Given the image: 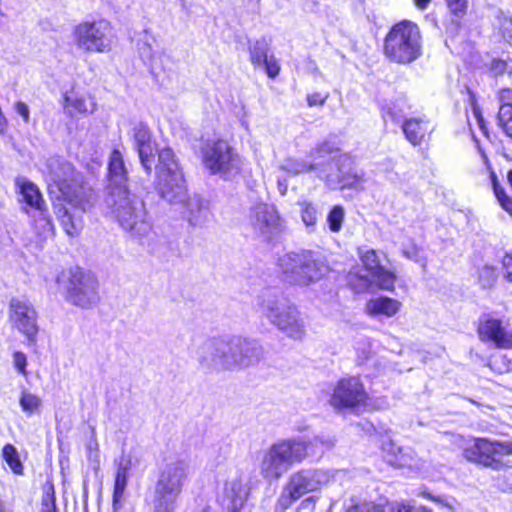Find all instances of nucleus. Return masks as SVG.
I'll return each instance as SVG.
<instances>
[{
  "label": "nucleus",
  "mask_w": 512,
  "mask_h": 512,
  "mask_svg": "<svg viewBox=\"0 0 512 512\" xmlns=\"http://www.w3.org/2000/svg\"><path fill=\"white\" fill-rule=\"evenodd\" d=\"M468 125L470 126L471 132L473 133V125H477L480 131L487 136L488 130L484 121L480 108L476 105L473 96H471V113L467 115Z\"/></svg>",
  "instance_id": "nucleus-36"
},
{
  "label": "nucleus",
  "mask_w": 512,
  "mask_h": 512,
  "mask_svg": "<svg viewBox=\"0 0 512 512\" xmlns=\"http://www.w3.org/2000/svg\"><path fill=\"white\" fill-rule=\"evenodd\" d=\"M262 67L265 68L266 73L270 78H275L280 71V66L273 55H270L265 59Z\"/></svg>",
  "instance_id": "nucleus-47"
},
{
  "label": "nucleus",
  "mask_w": 512,
  "mask_h": 512,
  "mask_svg": "<svg viewBox=\"0 0 512 512\" xmlns=\"http://www.w3.org/2000/svg\"><path fill=\"white\" fill-rule=\"evenodd\" d=\"M479 282L483 288H490L497 280V272L493 266L485 265L479 270Z\"/></svg>",
  "instance_id": "nucleus-41"
},
{
  "label": "nucleus",
  "mask_w": 512,
  "mask_h": 512,
  "mask_svg": "<svg viewBox=\"0 0 512 512\" xmlns=\"http://www.w3.org/2000/svg\"><path fill=\"white\" fill-rule=\"evenodd\" d=\"M337 153L333 150V154L328 157L325 170L319 172V178L324 179L332 188L362 187L364 173L351 167L352 160L349 156Z\"/></svg>",
  "instance_id": "nucleus-16"
},
{
  "label": "nucleus",
  "mask_w": 512,
  "mask_h": 512,
  "mask_svg": "<svg viewBox=\"0 0 512 512\" xmlns=\"http://www.w3.org/2000/svg\"><path fill=\"white\" fill-rule=\"evenodd\" d=\"M480 152H481V154H482V157H483L484 161L486 162V161H487V157H486V155L484 154V152H483V151H480Z\"/></svg>",
  "instance_id": "nucleus-60"
},
{
  "label": "nucleus",
  "mask_w": 512,
  "mask_h": 512,
  "mask_svg": "<svg viewBox=\"0 0 512 512\" xmlns=\"http://www.w3.org/2000/svg\"><path fill=\"white\" fill-rule=\"evenodd\" d=\"M422 41L418 26L411 21L395 24L384 40V55L390 61L409 64L421 56Z\"/></svg>",
  "instance_id": "nucleus-9"
},
{
  "label": "nucleus",
  "mask_w": 512,
  "mask_h": 512,
  "mask_svg": "<svg viewBox=\"0 0 512 512\" xmlns=\"http://www.w3.org/2000/svg\"><path fill=\"white\" fill-rule=\"evenodd\" d=\"M15 186L17 192L21 196L20 201L25 204L23 210L26 214H30L47 207L39 187L28 178L17 177L15 179Z\"/></svg>",
  "instance_id": "nucleus-23"
},
{
  "label": "nucleus",
  "mask_w": 512,
  "mask_h": 512,
  "mask_svg": "<svg viewBox=\"0 0 512 512\" xmlns=\"http://www.w3.org/2000/svg\"><path fill=\"white\" fill-rule=\"evenodd\" d=\"M19 404L22 411L26 415L31 416L40 412L42 400L33 393L23 391L19 399Z\"/></svg>",
  "instance_id": "nucleus-32"
},
{
  "label": "nucleus",
  "mask_w": 512,
  "mask_h": 512,
  "mask_svg": "<svg viewBox=\"0 0 512 512\" xmlns=\"http://www.w3.org/2000/svg\"><path fill=\"white\" fill-rule=\"evenodd\" d=\"M108 171L110 179L109 191L113 188L119 187L120 185L126 186L127 170L122 154L119 150H113L111 153L108 163Z\"/></svg>",
  "instance_id": "nucleus-30"
},
{
  "label": "nucleus",
  "mask_w": 512,
  "mask_h": 512,
  "mask_svg": "<svg viewBox=\"0 0 512 512\" xmlns=\"http://www.w3.org/2000/svg\"><path fill=\"white\" fill-rule=\"evenodd\" d=\"M319 444L324 445L318 437L308 439L304 436H295L278 440L260 453V475L268 482L279 480L294 465L316 455L318 452L315 449Z\"/></svg>",
  "instance_id": "nucleus-3"
},
{
  "label": "nucleus",
  "mask_w": 512,
  "mask_h": 512,
  "mask_svg": "<svg viewBox=\"0 0 512 512\" xmlns=\"http://www.w3.org/2000/svg\"><path fill=\"white\" fill-rule=\"evenodd\" d=\"M491 182L494 190V194L502 206V208L512 215V199L505 193L503 187H501L497 181V177L494 172H491Z\"/></svg>",
  "instance_id": "nucleus-37"
},
{
  "label": "nucleus",
  "mask_w": 512,
  "mask_h": 512,
  "mask_svg": "<svg viewBox=\"0 0 512 512\" xmlns=\"http://www.w3.org/2000/svg\"><path fill=\"white\" fill-rule=\"evenodd\" d=\"M40 512H58L55 504L54 487L52 485L44 487Z\"/></svg>",
  "instance_id": "nucleus-42"
},
{
  "label": "nucleus",
  "mask_w": 512,
  "mask_h": 512,
  "mask_svg": "<svg viewBox=\"0 0 512 512\" xmlns=\"http://www.w3.org/2000/svg\"><path fill=\"white\" fill-rule=\"evenodd\" d=\"M430 2L431 0H414L416 7L420 10H425Z\"/></svg>",
  "instance_id": "nucleus-55"
},
{
  "label": "nucleus",
  "mask_w": 512,
  "mask_h": 512,
  "mask_svg": "<svg viewBox=\"0 0 512 512\" xmlns=\"http://www.w3.org/2000/svg\"><path fill=\"white\" fill-rule=\"evenodd\" d=\"M107 213H110L121 228L132 237L142 238L151 230L144 202L132 194L126 186L113 188L104 200Z\"/></svg>",
  "instance_id": "nucleus-5"
},
{
  "label": "nucleus",
  "mask_w": 512,
  "mask_h": 512,
  "mask_svg": "<svg viewBox=\"0 0 512 512\" xmlns=\"http://www.w3.org/2000/svg\"><path fill=\"white\" fill-rule=\"evenodd\" d=\"M170 203L183 204L186 207V217L192 225H201L209 217V209L207 203H205L203 199L198 195L187 197L186 189L183 200Z\"/></svg>",
  "instance_id": "nucleus-27"
},
{
  "label": "nucleus",
  "mask_w": 512,
  "mask_h": 512,
  "mask_svg": "<svg viewBox=\"0 0 512 512\" xmlns=\"http://www.w3.org/2000/svg\"><path fill=\"white\" fill-rule=\"evenodd\" d=\"M368 399L365 388L357 377L339 380L330 398V405L335 409H353L364 405Z\"/></svg>",
  "instance_id": "nucleus-19"
},
{
  "label": "nucleus",
  "mask_w": 512,
  "mask_h": 512,
  "mask_svg": "<svg viewBox=\"0 0 512 512\" xmlns=\"http://www.w3.org/2000/svg\"><path fill=\"white\" fill-rule=\"evenodd\" d=\"M249 224L254 233L266 241L271 240L282 229L276 208L267 203H258L251 208Z\"/></svg>",
  "instance_id": "nucleus-20"
},
{
  "label": "nucleus",
  "mask_w": 512,
  "mask_h": 512,
  "mask_svg": "<svg viewBox=\"0 0 512 512\" xmlns=\"http://www.w3.org/2000/svg\"><path fill=\"white\" fill-rule=\"evenodd\" d=\"M2 458L8 464L13 473L23 474V465L20 461L19 453L12 444H6L2 449Z\"/></svg>",
  "instance_id": "nucleus-33"
},
{
  "label": "nucleus",
  "mask_w": 512,
  "mask_h": 512,
  "mask_svg": "<svg viewBox=\"0 0 512 512\" xmlns=\"http://www.w3.org/2000/svg\"><path fill=\"white\" fill-rule=\"evenodd\" d=\"M268 47L264 41H257L250 48V60L254 66L262 67L268 57Z\"/></svg>",
  "instance_id": "nucleus-39"
},
{
  "label": "nucleus",
  "mask_w": 512,
  "mask_h": 512,
  "mask_svg": "<svg viewBox=\"0 0 512 512\" xmlns=\"http://www.w3.org/2000/svg\"><path fill=\"white\" fill-rule=\"evenodd\" d=\"M477 333L484 343H491L502 349L512 348V329L509 320L498 317L495 313L480 316Z\"/></svg>",
  "instance_id": "nucleus-18"
},
{
  "label": "nucleus",
  "mask_w": 512,
  "mask_h": 512,
  "mask_svg": "<svg viewBox=\"0 0 512 512\" xmlns=\"http://www.w3.org/2000/svg\"><path fill=\"white\" fill-rule=\"evenodd\" d=\"M140 164L147 175L155 168L160 196L168 202L181 201L185 196V179L179 162L169 147L157 149L152 142L136 149Z\"/></svg>",
  "instance_id": "nucleus-4"
},
{
  "label": "nucleus",
  "mask_w": 512,
  "mask_h": 512,
  "mask_svg": "<svg viewBox=\"0 0 512 512\" xmlns=\"http://www.w3.org/2000/svg\"><path fill=\"white\" fill-rule=\"evenodd\" d=\"M13 365L19 374L27 376V357L23 352L17 351L13 354Z\"/></svg>",
  "instance_id": "nucleus-46"
},
{
  "label": "nucleus",
  "mask_w": 512,
  "mask_h": 512,
  "mask_svg": "<svg viewBox=\"0 0 512 512\" xmlns=\"http://www.w3.org/2000/svg\"><path fill=\"white\" fill-rule=\"evenodd\" d=\"M338 473L320 468H303L292 473L282 488L278 504L287 509L303 496L326 487Z\"/></svg>",
  "instance_id": "nucleus-11"
},
{
  "label": "nucleus",
  "mask_w": 512,
  "mask_h": 512,
  "mask_svg": "<svg viewBox=\"0 0 512 512\" xmlns=\"http://www.w3.org/2000/svg\"><path fill=\"white\" fill-rule=\"evenodd\" d=\"M15 112L22 117L24 123L28 124L30 121V109L28 105L22 101H18L14 104Z\"/></svg>",
  "instance_id": "nucleus-49"
},
{
  "label": "nucleus",
  "mask_w": 512,
  "mask_h": 512,
  "mask_svg": "<svg viewBox=\"0 0 512 512\" xmlns=\"http://www.w3.org/2000/svg\"><path fill=\"white\" fill-rule=\"evenodd\" d=\"M331 154H333V148L328 143H323L310 154V160L287 158L281 164V169L293 175L315 171L319 177V172L325 170Z\"/></svg>",
  "instance_id": "nucleus-21"
},
{
  "label": "nucleus",
  "mask_w": 512,
  "mask_h": 512,
  "mask_svg": "<svg viewBox=\"0 0 512 512\" xmlns=\"http://www.w3.org/2000/svg\"><path fill=\"white\" fill-rule=\"evenodd\" d=\"M202 153L205 167L213 174L229 176L241 170V157L224 140L208 142Z\"/></svg>",
  "instance_id": "nucleus-15"
},
{
  "label": "nucleus",
  "mask_w": 512,
  "mask_h": 512,
  "mask_svg": "<svg viewBox=\"0 0 512 512\" xmlns=\"http://www.w3.org/2000/svg\"><path fill=\"white\" fill-rule=\"evenodd\" d=\"M132 138H133V147L134 149H138L144 145H148L152 142V135L147 127L142 122L136 123L132 128Z\"/></svg>",
  "instance_id": "nucleus-34"
},
{
  "label": "nucleus",
  "mask_w": 512,
  "mask_h": 512,
  "mask_svg": "<svg viewBox=\"0 0 512 512\" xmlns=\"http://www.w3.org/2000/svg\"><path fill=\"white\" fill-rule=\"evenodd\" d=\"M387 512H431L425 507H414L409 503H401L397 505L387 504Z\"/></svg>",
  "instance_id": "nucleus-45"
},
{
  "label": "nucleus",
  "mask_w": 512,
  "mask_h": 512,
  "mask_svg": "<svg viewBox=\"0 0 512 512\" xmlns=\"http://www.w3.org/2000/svg\"><path fill=\"white\" fill-rule=\"evenodd\" d=\"M403 254L408 259H411V260H414V261H419V259H418L419 249L416 246H414V245L411 246L408 249H403Z\"/></svg>",
  "instance_id": "nucleus-53"
},
{
  "label": "nucleus",
  "mask_w": 512,
  "mask_h": 512,
  "mask_svg": "<svg viewBox=\"0 0 512 512\" xmlns=\"http://www.w3.org/2000/svg\"><path fill=\"white\" fill-rule=\"evenodd\" d=\"M508 456H512V440L471 438L463 445V457L467 461L496 471L512 467L505 459Z\"/></svg>",
  "instance_id": "nucleus-13"
},
{
  "label": "nucleus",
  "mask_w": 512,
  "mask_h": 512,
  "mask_svg": "<svg viewBox=\"0 0 512 512\" xmlns=\"http://www.w3.org/2000/svg\"><path fill=\"white\" fill-rule=\"evenodd\" d=\"M300 207L301 219L307 228L314 227L317 223V209L316 206L308 201L301 200L298 202Z\"/></svg>",
  "instance_id": "nucleus-35"
},
{
  "label": "nucleus",
  "mask_w": 512,
  "mask_h": 512,
  "mask_svg": "<svg viewBox=\"0 0 512 512\" xmlns=\"http://www.w3.org/2000/svg\"><path fill=\"white\" fill-rule=\"evenodd\" d=\"M449 11L457 18H462L468 8V0H445Z\"/></svg>",
  "instance_id": "nucleus-43"
},
{
  "label": "nucleus",
  "mask_w": 512,
  "mask_h": 512,
  "mask_svg": "<svg viewBox=\"0 0 512 512\" xmlns=\"http://www.w3.org/2000/svg\"><path fill=\"white\" fill-rule=\"evenodd\" d=\"M288 184L286 180H278V189L282 195H285L287 192Z\"/></svg>",
  "instance_id": "nucleus-56"
},
{
  "label": "nucleus",
  "mask_w": 512,
  "mask_h": 512,
  "mask_svg": "<svg viewBox=\"0 0 512 512\" xmlns=\"http://www.w3.org/2000/svg\"><path fill=\"white\" fill-rule=\"evenodd\" d=\"M506 24L508 26L507 29H509L512 32V21L509 20V21L506 22Z\"/></svg>",
  "instance_id": "nucleus-58"
},
{
  "label": "nucleus",
  "mask_w": 512,
  "mask_h": 512,
  "mask_svg": "<svg viewBox=\"0 0 512 512\" xmlns=\"http://www.w3.org/2000/svg\"><path fill=\"white\" fill-rule=\"evenodd\" d=\"M498 121L505 134L512 138V105L500 106Z\"/></svg>",
  "instance_id": "nucleus-40"
},
{
  "label": "nucleus",
  "mask_w": 512,
  "mask_h": 512,
  "mask_svg": "<svg viewBox=\"0 0 512 512\" xmlns=\"http://www.w3.org/2000/svg\"><path fill=\"white\" fill-rule=\"evenodd\" d=\"M71 37L76 49L85 54L110 53L117 39L112 23L104 18L85 20L76 24Z\"/></svg>",
  "instance_id": "nucleus-10"
},
{
  "label": "nucleus",
  "mask_w": 512,
  "mask_h": 512,
  "mask_svg": "<svg viewBox=\"0 0 512 512\" xmlns=\"http://www.w3.org/2000/svg\"><path fill=\"white\" fill-rule=\"evenodd\" d=\"M96 107L95 99L86 93L71 90L64 95V110L70 116L92 114Z\"/></svg>",
  "instance_id": "nucleus-25"
},
{
  "label": "nucleus",
  "mask_w": 512,
  "mask_h": 512,
  "mask_svg": "<svg viewBox=\"0 0 512 512\" xmlns=\"http://www.w3.org/2000/svg\"><path fill=\"white\" fill-rule=\"evenodd\" d=\"M429 128L425 118H409L402 123V130L406 139L414 146L420 144Z\"/></svg>",
  "instance_id": "nucleus-31"
},
{
  "label": "nucleus",
  "mask_w": 512,
  "mask_h": 512,
  "mask_svg": "<svg viewBox=\"0 0 512 512\" xmlns=\"http://www.w3.org/2000/svg\"><path fill=\"white\" fill-rule=\"evenodd\" d=\"M28 215L32 218L33 233L38 243H42L54 236V225L47 207Z\"/></svg>",
  "instance_id": "nucleus-28"
},
{
  "label": "nucleus",
  "mask_w": 512,
  "mask_h": 512,
  "mask_svg": "<svg viewBox=\"0 0 512 512\" xmlns=\"http://www.w3.org/2000/svg\"><path fill=\"white\" fill-rule=\"evenodd\" d=\"M87 449L89 450V457H92L93 453L97 456L98 453V444L95 440H92L88 443Z\"/></svg>",
  "instance_id": "nucleus-54"
},
{
  "label": "nucleus",
  "mask_w": 512,
  "mask_h": 512,
  "mask_svg": "<svg viewBox=\"0 0 512 512\" xmlns=\"http://www.w3.org/2000/svg\"><path fill=\"white\" fill-rule=\"evenodd\" d=\"M258 307L271 324L294 340H302L306 334L305 324L297 308L281 293L266 290L258 299Z\"/></svg>",
  "instance_id": "nucleus-7"
},
{
  "label": "nucleus",
  "mask_w": 512,
  "mask_h": 512,
  "mask_svg": "<svg viewBox=\"0 0 512 512\" xmlns=\"http://www.w3.org/2000/svg\"><path fill=\"white\" fill-rule=\"evenodd\" d=\"M328 95H322L321 93H313L308 95L307 102L310 107L323 105Z\"/></svg>",
  "instance_id": "nucleus-52"
},
{
  "label": "nucleus",
  "mask_w": 512,
  "mask_h": 512,
  "mask_svg": "<svg viewBox=\"0 0 512 512\" xmlns=\"http://www.w3.org/2000/svg\"><path fill=\"white\" fill-rule=\"evenodd\" d=\"M511 487H512V484H511Z\"/></svg>",
  "instance_id": "nucleus-61"
},
{
  "label": "nucleus",
  "mask_w": 512,
  "mask_h": 512,
  "mask_svg": "<svg viewBox=\"0 0 512 512\" xmlns=\"http://www.w3.org/2000/svg\"><path fill=\"white\" fill-rule=\"evenodd\" d=\"M401 306L398 300L381 296L370 299L366 303L365 310L370 316L393 317L400 311Z\"/></svg>",
  "instance_id": "nucleus-29"
},
{
  "label": "nucleus",
  "mask_w": 512,
  "mask_h": 512,
  "mask_svg": "<svg viewBox=\"0 0 512 512\" xmlns=\"http://www.w3.org/2000/svg\"><path fill=\"white\" fill-rule=\"evenodd\" d=\"M136 46L143 63L151 69L157 68L160 63L161 54L156 47L155 37L148 30H144L139 34Z\"/></svg>",
  "instance_id": "nucleus-26"
},
{
  "label": "nucleus",
  "mask_w": 512,
  "mask_h": 512,
  "mask_svg": "<svg viewBox=\"0 0 512 512\" xmlns=\"http://www.w3.org/2000/svg\"><path fill=\"white\" fill-rule=\"evenodd\" d=\"M38 314L33 304L26 298L14 297L9 302V321L20 332L29 345H35L39 326Z\"/></svg>",
  "instance_id": "nucleus-17"
},
{
  "label": "nucleus",
  "mask_w": 512,
  "mask_h": 512,
  "mask_svg": "<svg viewBox=\"0 0 512 512\" xmlns=\"http://www.w3.org/2000/svg\"><path fill=\"white\" fill-rule=\"evenodd\" d=\"M42 172L49 186L62 196L64 203H56L54 208L63 229L70 237L79 235L83 228L82 215L93 205L91 193L81 185L73 166L62 158L48 159Z\"/></svg>",
  "instance_id": "nucleus-1"
},
{
  "label": "nucleus",
  "mask_w": 512,
  "mask_h": 512,
  "mask_svg": "<svg viewBox=\"0 0 512 512\" xmlns=\"http://www.w3.org/2000/svg\"><path fill=\"white\" fill-rule=\"evenodd\" d=\"M345 218V210L342 206H334L327 216V223L332 232H339Z\"/></svg>",
  "instance_id": "nucleus-38"
},
{
  "label": "nucleus",
  "mask_w": 512,
  "mask_h": 512,
  "mask_svg": "<svg viewBox=\"0 0 512 512\" xmlns=\"http://www.w3.org/2000/svg\"><path fill=\"white\" fill-rule=\"evenodd\" d=\"M248 496L244 479L239 474L230 476L225 482L223 494L219 497L228 512H240Z\"/></svg>",
  "instance_id": "nucleus-22"
},
{
  "label": "nucleus",
  "mask_w": 512,
  "mask_h": 512,
  "mask_svg": "<svg viewBox=\"0 0 512 512\" xmlns=\"http://www.w3.org/2000/svg\"><path fill=\"white\" fill-rule=\"evenodd\" d=\"M498 100L500 102V106L512 105V90L508 88L501 89L498 92Z\"/></svg>",
  "instance_id": "nucleus-51"
},
{
  "label": "nucleus",
  "mask_w": 512,
  "mask_h": 512,
  "mask_svg": "<svg viewBox=\"0 0 512 512\" xmlns=\"http://www.w3.org/2000/svg\"><path fill=\"white\" fill-rule=\"evenodd\" d=\"M395 462H397L399 465H403L404 464L402 459H398V458H396Z\"/></svg>",
  "instance_id": "nucleus-59"
},
{
  "label": "nucleus",
  "mask_w": 512,
  "mask_h": 512,
  "mask_svg": "<svg viewBox=\"0 0 512 512\" xmlns=\"http://www.w3.org/2000/svg\"><path fill=\"white\" fill-rule=\"evenodd\" d=\"M55 281L64 299L74 306L90 309L100 301L97 277L79 267L62 270Z\"/></svg>",
  "instance_id": "nucleus-8"
},
{
  "label": "nucleus",
  "mask_w": 512,
  "mask_h": 512,
  "mask_svg": "<svg viewBox=\"0 0 512 512\" xmlns=\"http://www.w3.org/2000/svg\"><path fill=\"white\" fill-rule=\"evenodd\" d=\"M491 71L495 75L503 74L505 72L512 73V61L506 60H493L491 64Z\"/></svg>",
  "instance_id": "nucleus-48"
},
{
  "label": "nucleus",
  "mask_w": 512,
  "mask_h": 512,
  "mask_svg": "<svg viewBox=\"0 0 512 512\" xmlns=\"http://www.w3.org/2000/svg\"><path fill=\"white\" fill-rule=\"evenodd\" d=\"M505 278L512 282V250L507 252L502 259Z\"/></svg>",
  "instance_id": "nucleus-50"
},
{
  "label": "nucleus",
  "mask_w": 512,
  "mask_h": 512,
  "mask_svg": "<svg viewBox=\"0 0 512 512\" xmlns=\"http://www.w3.org/2000/svg\"><path fill=\"white\" fill-rule=\"evenodd\" d=\"M117 469L114 480L113 490V509L117 511L122 506V499L128 484V478L132 468V458L130 455L122 454L116 462Z\"/></svg>",
  "instance_id": "nucleus-24"
},
{
  "label": "nucleus",
  "mask_w": 512,
  "mask_h": 512,
  "mask_svg": "<svg viewBox=\"0 0 512 512\" xmlns=\"http://www.w3.org/2000/svg\"><path fill=\"white\" fill-rule=\"evenodd\" d=\"M198 512H214V511L212 510L211 507L205 506L201 510H199Z\"/></svg>",
  "instance_id": "nucleus-57"
},
{
  "label": "nucleus",
  "mask_w": 512,
  "mask_h": 512,
  "mask_svg": "<svg viewBox=\"0 0 512 512\" xmlns=\"http://www.w3.org/2000/svg\"><path fill=\"white\" fill-rule=\"evenodd\" d=\"M362 263L367 271L366 275H349V283L353 289L360 293L371 290L374 287L383 290H393L396 276L386 270L378 258L375 250H367L361 254Z\"/></svg>",
  "instance_id": "nucleus-14"
},
{
  "label": "nucleus",
  "mask_w": 512,
  "mask_h": 512,
  "mask_svg": "<svg viewBox=\"0 0 512 512\" xmlns=\"http://www.w3.org/2000/svg\"><path fill=\"white\" fill-rule=\"evenodd\" d=\"M278 267L286 282L306 286L324 275L326 267L310 250L288 252L278 258Z\"/></svg>",
  "instance_id": "nucleus-12"
},
{
  "label": "nucleus",
  "mask_w": 512,
  "mask_h": 512,
  "mask_svg": "<svg viewBox=\"0 0 512 512\" xmlns=\"http://www.w3.org/2000/svg\"><path fill=\"white\" fill-rule=\"evenodd\" d=\"M189 474V463L181 459L170 461L159 470L153 491V512L176 511Z\"/></svg>",
  "instance_id": "nucleus-6"
},
{
  "label": "nucleus",
  "mask_w": 512,
  "mask_h": 512,
  "mask_svg": "<svg viewBox=\"0 0 512 512\" xmlns=\"http://www.w3.org/2000/svg\"><path fill=\"white\" fill-rule=\"evenodd\" d=\"M262 357L263 348L257 341L240 336L208 339L196 352L199 368L206 373L246 368Z\"/></svg>",
  "instance_id": "nucleus-2"
},
{
  "label": "nucleus",
  "mask_w": 512,
  "mask_h": 512,
  "mask_svg": "<svg viewBox=\"0 0 512 512\" xmlns=\"http://www.w3.org/2000/svg\"><path fill=\"white\" fill-rule=\"evenodd\" d=\"M347 512H387V508L372 502H364L350 507Z\"/></svg>",
  "instance_id": "nucleus-44"
}]
</instances>
